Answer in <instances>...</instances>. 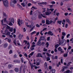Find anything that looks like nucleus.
I'll use <instances>...</instances> for the list:
<instances>
[{
  "instance_id": "1",
  "label": "nucleus",
  "mask_w": 73,
  "mask_h": 73,
  "mask_svg": "<svg viewBox=\"0 0 73 73\" xmlns=\"http://www.w3.org/2000/svg\"><path fill=\"white\" fill-rule=\"evenodd\" d=\"M25 24L26 25L27 27H29L30 28H31L30 30L31 32V31H32V30H33L34 29L35 27V25L34 26V23H32L31 25H28V23H26Z\"/></svg>"
},
{
  "instance_id": "2",
  "label": "nucleus",
  "mask_w": 73,
  "mask_h": 73,
  "mask_svg": "<svg viewBox=\"0 0 73 73\" xmlns=\"http://www.w3.org/2000/svg\"><path fill=\"white\" fill-rule=\"evenodd\" d=\"M17 3V1L16 0H13L10 3V6L13 8L15 7V4Z\"/></svg>"
},
{
  "instance_id": "3",
  "label": "nucleus",
  "mask_w": 73,
  "mask_h": 73,
  "mask_svg": "<svg viewBox=\"0 0 73 73\" xmlns=\"http://www.w3.org/2000/svg\"><path fill=\"white\" fill-rule=\"evenodd\" d=\"M5 33H7V35H9V26L7 25V29L5 31Z\"/></svg>"
},
{
  "instance_id": "4",
  "label": "nucleus",
  "mask_w": 73,
  "mask_h": 73,
  "mask_svg": "<svg viewBox=\"0 0 73 73\" xmlns=\"http://www.w3.org/2000/svg\"><path fill=\"white\" fill-rule=\"evenodd\" d=\"M3 3L5 6L6 7H8V2L7 0H3Z\"/></svg>"
},
{
  "instance_id": "5",
  "label": "nucleus",
  "mask_w": 73,
  "mask_h": 73,
  "mask_svg": "<svg viewBox=\"0 0 73 73\" xmlns=\"http://www.w3.org/2000/svg\"><path fill=\"white\" fill-rule=\"evenodd\" d=\"M64 36H62L61 37V38L62 40L61 42L62 44H63V46L65 45V44H66V40L63 39L64 38Z\"/></svg>"
},
{
  "instance_id": "6",
  "label": "nucleus",
  "mask_w": 73,
  "mask_h": 73,
  "mask_svg": "<svg viewBox=\"0 0 73 73\" xmlns=\"http://www.w3.org/2000/svg\"><path fill=\"white\" fill-rule=\"evenodd\" d=\"M3 17H4L5 18L4 19V23H6L7 21V18L8 16L6 15V14L3 13Z\"/></svg>"
},
{
  "instance_id": "7",
  "label": "nucleus",
  "mask_w": 73,
  "mask_h": 73,
  "mask_svg": "<svg viewBox=\"0 0 73 73\" xmlns=\"http://www.w3.org/2000/svg\"><path fill=\"white\" fill-rule=\"evenodd\" d=\"M42 17H43V18H46V17L45 16H44L43 15V14H39L38 15V19H41L42 18Z\"/></svg>"
},
{
  "instance_id": "8",
  "label": "nucleus",
  "mask_w": 73,
  "mask_h": 73,
  "mask_svg": "<svg viewBox=\"0 0 73 73\" xmlns=\"http://www.w3.org/2000/svg\"><path fill=\"white\" fill-rule=\"evenodd\" d=\"M36 18H37V16L36 15H33V17L32 18L33 20H35L36 19Z\"/></svg>"
},
{
  "instance_id": "9",
  "label": "nucleus",
  "mask_w": 73,
  "mask_h": 73,
  "mask_svg": "<svg viewBox=\"0 0 73 73\" xmlns=\"http://www.w3.org/2000/svg\"><path fill=\"white\" fill-rule=\"evenodd\" d=\"M47 35H50V36L53 35V33L50 31H49L48 32Z\"/></svg>"
},
{
  "instance_id": "10",
  "label": "nucleus",
  "mask_w": 73,
  "mask_h": 73,
  "mask_svg": "<svg viewBox=\"0 0 73 73\" xmlns=\"http://www.w3.org/2000/svg\"><path fill=\"white\" fill-rule=\"evenodd\" d=\"M52 13L50 11H46L45 12V14L46 15H50Z\"/></svg>"
},
{
  "instance_id": "11",
  "label": "nucleus",
  "mask_w": 73,
  "mask_h": 73,
  "mask_svg": "<svg viewBox=\"0 0 73 73\" xmlns=\"http://www.w3.org/2000/svg\"><path fill=\"white\" fill-rule=\"evenodd\" d=\"M37 45L38 46H40L41 45V40H39L37 42Z\"/></svg>"
},
{
  "instance_id": "12",
  "label": "nucleus",
  "mask_w": 73,
  "mask_h": 73,
  "mask_svg": "<svg viewBox=\"0 0 73 73\" xmlns=\"http://www.w3.org/2000/svg\"><path fill=\"white\" fill-rule=\"evenodd\" d=\"M36 57H42V56L41 55V54H40V53H38L36 55Z\"/></svg>"
},
{
  "instance_id": "13",
  "label": "nucleus",
  "mask_w": 73,
  "mask_h": 73,
  "mask_svg": "<svg viewBox=\"0 0 73 73\" xmlns=\"http://www.w3.org/2000/svg\"><path fill=\"white\" fill-rule=\"evenodd\" d=\"M42 4V5H46V4H47V3L46 2H43L40 3H38V4Z\"/></svg>"
},
{
  "instance_id": "14",
  "label": "nucleus",
  "mask_w": 73,
  "mask_h": 73,
  "mask_svg": "<svg viewBox=\"0 0 73 73\" xmlns=\"http://www.w3.org/2000/svg\"><path fill=\"white\" fill-rule=\"evenodd\" d=\"M72 73V71H70V70H68L64 72V73Z\"/></svg>"
},
{
  "instance_id": "15",
  "label": "nucleus",
  "mask_w": 73,
  "mask_h": 73,
  "mask_svg": "<svg viewBox=\"0 0 73 73\" xmlns=\"http://www.w3.org/2000/svg\"><path fill=\"white\" fill-rule=\"evenodd\" d=\"M41 62L40 60H39V59L38 60V61L36 62V65L37 66H38L40 65V62Z\"/></svg>"
},
{
  "instance_id": "16",
  "label": "nucleus",
  "mask_w": 73,
  "mask_h": 73,
  "mask_svg": "<svg viewBox=\"0 0 73 73\" xmlns=\"http://www.w3.org/2000/svg\"><path fill=\"white\" fill-rule=\"evenodd\" d=\"M44 67L45 68V69L47 68L48 67V65L47 64V63L46 62H45L44 65Z\"/></svg>"
},
{
  "instance_id": "17",
  "label": "nucleus",
  "mask_w": 73,
  "mask_h": 73,
  "mask_svg": "<svg viewBox=\"0 0 73 73\" xmlns=\"http://www.w3.org/2000/svg\"><path fill=\"white\" fill-rule=\"evenodd\" d=\"M66 21H67V22H68V23L69 24H71V22H70V20H69V19H66Z\"/></svg>"
},
{
  "instance_id": "18",
  "label": "nucleus",
  "mask_w": 73,
  "mask_h": 73,
  "mask_svg": "<svg viewBox=\"0 0 73 73\" xmlns=\"http://www.w3.org/2000/svg\"><path fill=\"white\" fill-rule=\"evenodd\" d=\"M1 21V23H2V25H3V26H4V27H6V24H3V23H4V20L3 19Z\"/></svg>"
},
{
  "instance_id": "19",
  "label": "nucleus",
  "mask_w": 73,
  "mask_h": 73,
  "mask_svg": "<svg viewBox=\"0 0 73 73\" xmlns=\"http://www.w3.org/2000/svg\"><path fill=\"white\" fill-rule=\"evenodd\" d=\"M8 46V44L7 43H5L3 45V47L4 48H7V47Z\"/></svg>"
},
{
  "instance_id": "20",
  "label": "nucleus",
  "mask_w": 73,
  "mask_h": 73,
  "mask_svg": "<svg viewBox=\"0 0 73 73\" xmlns=\"http://www.w3.org/2000/svg\"><path fill=\"white\" fill-rule=\"evenodd\" d=\"M17 6L19 7V8L21 9H22L23 10V8L22 7V6H21L19 4H17Z\"/></svg>"
},
{
  "instance_id": "21",
  "label": "nucleus",
  "mask_w": 73,
  "mask_h": 73,
  "mask_svg": "<svg viewBox=\"0 0 73 73\" xmlns=\"http://www.w3.org/2000/svg\"><path fill=\"white\" fill-rule=\"evenodd\" d=\"M15 72H16V73H18V72H19V70L18 68H15Z\"/></svg>"
},
{
  "instance_id": "22",
  "label": "nucleus",
  "mask_w": 73,
  "mask_h": 73,
  "mask_svg": "<svg viewBox=\"0 0 73 73\" xmlns=\"http://www.w3.org/2000/svg\"><path fill=\"white\" fill-rule=\"evenodd\" d=\"M21 22V20L20 19H19L18 20V24L19 25V26H20V22Z\"/></svg>"
},
{
  "instance_id": "23",
  "label": "nucleus",
  "mask_w": 73,
  "mask_h": 73,
  "mask_svg": "<svg viewBox=\"0 0 73 73\" xmlns=\"http://www.w3.org/2000/svg\"><path fill=\"white\" fill-rule=\"evenodd\" d=\"M62 68L63 69L62 70V72H64V70L66 69V67L65 66L63 67Z\"/></svg>"
},
{
  "instance_id": "24",
  "label": "nucleus",
  "mask_w": 73,
  "mask_h": 73,
  "mask_svg": "<svg viewBox=\"0 0 73 73\" xmlns=\"http://www.w3.org/2000/svg\"><path fill=\"white\" fill-rule=\"evenodd\" d=\"M27 45V49H29L30 48V43L29 42H28L27 43V45Z\"/></svg>"
},
{
  "instance_id": "25",
  "label": "nucleus",
  "mask_w": 73,
  "mask_h": 73,
  "mask_svg": "<svg viewBox=\"0 0 73 73\" xmlns=\"http://www.w3.org/2000/svg\"><path fill=\"white\" fill-rule=\"evenodd\" d=\"M13 28L12 27H9V31L10 32H13Z\"/></svg>"
},
{
  "instance_id": "26",
  "label": "nucleus",
  "mask_w": 73,
  "mask_h": 73,
  "mask_svg": "<svg viewBox=\"0 0 73 73\" xmlns=\"http://www.w3.org/2000/svg\"><path fill=\"white\" fill-rule=\"evenodd\" d=\"M23 37V35H21L20 34L19 35V39H21Z\"/></svg>"
},
{
  "instance_id": "27",
  "label": "nucleus",
  "mask_w": 73,
  "mask_h": 73,
  "mask_svg": "<svg viewBox=\"0 0 73 73\" xmlns=\"http://www.w3.org/2000/svg\"><path fill=\"white\" fill-rule=\"evenodd\" d=\"M63 49L61 48V47H59L58 48V51H59V52H60V51H61V50H62Z\"/></svg>"
},
{
  "instance_id": "28",
  "label": "nucleus",
  "mask_w": 73,
  "mask_h": 73,
  "mask_svg": "<svg viewBox=\"0 0 73 73\" xmlns=\"http://www.w3.org/2000/svg\"><path fill=\"white\" fill-rule=\"evenodd\" d=\"M59 46V44H57L55 45V47L56 49H57V48Z\"/></svg>"
},
{
  "instance_id": "29",
  "label": "nucleus",
  "mask_w": 73,
  "mask_h": 73,
  "mask_svg": "<svg viewBox=\"0 0 73 73\" xmlns=\"http://www.w3.org/2000/svg\"><path fill=\"white\" fill-rule=\"evenodd\" d=\"M10 20H11V21H12V23H13V24H14V19H13V18H10Z\"/></svg>"
},
{
  "instance_id": "30",
  "label": "nucleus",
  "mask_w": 73,
  "mask_h": 73,
  "mask_svg": "<svg viewBox=\"0 0 73 73\" xmlns=\"http://www.w3.org/2000/svg\"><path fill=\"white\" fill-rule=\"evenodd\" d=\"M40 38L41 39V40H45V38L44 36H42Z\"/></svg>"
},
{
  "instance_id": "31",
  "label": "nucleus",
  "mask_w": 73,
  "mask_h": 73,
  "mask_svg": "<svg viewBox=\"0 0 73 73\" xmlns=\"http://www.w3.org/2000/svg\"><path fill=\"white\" fill-rule=\"evenodd\" d=\"M30 66H31V69H33V67H34L35 66V65H33L32 64L30 63Z\"/></svg>"
},
{
  "instance_id": "32",
  "label": "nucleus",
  "mask_w": 73,
  "mask_h": 73,
  "mask_svg": "<svg viewBox=\"0 0 73 73\" xmlns=\"http://www.w3.org/2000/svg\"><path fill=\"white\" fill-rule=\"evenodd\" d=\"M46 24L49 25L50 24L49 21V20H46Z\"/></svg>"
},
{
  "instance_id": "33",
  "label": "nucleus",
  "mask_w": 73,
  "mask_h": 73,
  "mask_svg": "<svg viewBox=\"0 0 73 73\" xmlns=\"http://www.w3.org/2000/svg\"><path fill=\"white\" fill-rule=\"evenodd\" d=\"M16 42L18 45H19V46H20V42H19V40L17 41Z\"/></svg>"
},
{
  "instance_id": "34",
  "label": "nucleus",
  "mask_w": 73,
  "mask_h": 73,
  "mask_svg": "<svg viewBox=\"0 0 73 73\" xmlns=\"http://www.w3.org/2000/svg\"><path fill=\"white\" fill-rule=\"evenodd\" d=\"M36 33V31H34L32 32L31 33V36H32V35H34V34H35V33Z\"/></svg>"
},
{
  "instance_id": "35",
  "label": "nucleus",
  "mask_w": 73,
  "mask_h": 73,
  "mask_svg": "<svg viewBox=\"0 0 73 73\" xmlns=\"http://www.w3.org/2000/svg\"><path fill=\"white\" fill-rule=\"evenodd\" d=\"M5 40H6V41H8L9 42V39L8 38H5Z\"/></svg>"
},
{
  "instance_id": "36",
  "label": "nucleus",
  "mask_w": 73,
  "mask_h": 73,
  "mask_svg": "<svg viewBox=\"0 0 73 73\" xmlns=\"http://www.w3.org/2000/svg\"><path fill=\"white\" fill-rule=\"evenodd\" d=\"M23 59H24L23 57H22V58H21V62L22 63H23V62H24V61L23 60Z\"/></svg>"
},
{
  "instance_id": "37",
  "label": "nucleus",
  "mask_w": 73,
  "mask_h": 73,
  "mask_svg": "<svg viewBox=\"0 0 73 73\" xmlns=\"http://www.w3.org/2000/svg\"><path fill=\"white\" fill-rule=\"evenodd\" d=\"M42 9H43V11H42V13H44V12H45V11H46V10L45 9H46V8H42Z\"/></svg>"
},
{
  "instance_id": "38",
  "label": "nucleus",
  "mask_w": 73,
  "mask_h": 73,
  "mask_svg": "<svg viewBox=\"0 0 73 73\" xmlns=\"http://www.w3.org/2000/svg\"><path fill=\"white\" fill-rule=\"evenodd\" d=\"M13 42L14 44L15 45H17V44H16V40H13Z\"/></svg>"
},
{
  "instance_id": "39",
  "label": "nucleus",
  "mask_w": 73,
  "mask_h": 73,
  "mask_svg": "<svg viewBox=\"0 0 73 73\" xmlns=\"http://www.w3.org/2000/svg\"><path fill=\"white\" fill-rule=\"evenodd\" d=\"M31 9V10H33V9H36V8L34 6H33Z\"/></svg>"
},
{
  "instance_id": "40",
  "label": "nucleus",
  "mask_w": 73,
  "mask_h": 73,
  "mask_svg": "<svg viewBox=\"0 0 73 73\" xmlns=\"http://www.w3.org/2000/svg\"><path fill=\"white\" fill-rule=\"evenodd\" d=\"M21 5H22L23 7H24L25 6V3H21Z\"/></svg>"
},
{
  "instance_id": "41",
  "label": "nucleus",
  "mask_w": 73,
  "mask_h": 73,
  "mask_svg": "<svg viewBox=\"0 0 73 73\" xmlns=\"http://www.w3.org/2000/svg\"><path fill=\"white\" fill-rule=\"evenodd\" d=\"M52 72V73H54L56 72V70L54 69H52L51 70Z\"/></svg>"
},
{
  "instance_id": "42",
  "label": "nucleus",
  "mask_w": 73,
  "mask_h": 73,
  "mask_svg": "<svg viewBox=\"0 0 73 73\" xmlns=\"http://www.w3.org/2000/svg\"><path fill=\"white\" fill-rule=\"evenodd\" d=\"M62 35H63V36H65L66 35V33H65L64 32H62Z\"/></svg>"
},
{
  "instance_id": "43",
  "label": "nucleus",
  "mask_w": 73,
  "mask_h": 73,
  "mask_svg": "<svg viewBox=\"0 0 73 73\" xmlns=\"http://www.w3.org/2000/svg\"><path fill=\"white\" fill-rule=\"evenodd\" d=\"M30 49H31V50L32 51L33 50H34V49H35V48L32 47H31L30 48Z\"/></svg>"
},
{
  "instance_id": "44",
  "label": "nucleus",
  "mask_w": 73,
  "mask_h": 73,
  "mask_svg": "<svg viewBox=\"0 0 73 73\" xmlns=\"http://www.w3.org/2000/svg\"><path fill=\"white\" fill-rule=\"evenodd\" d=\"M68 56V54H64V57H66Z\"/></svg>"
},
{
  "instance_id": "45",
  "label": "nucleus",
  "mask_w": 73,
  "mask_h": 73,
  "mask_svg": "<svg viewBox=\"0 0 73 73\" xmlns=\"http://www.w3.org/2000/svg\"><path fill=\"white\" fill-rule=\"evenodd\" d=\"M70 64H72V62H69L68 63V64H67L68 66H69V65H70Z\"/></svg>"
},
{
  "instance_id": "46",
  "label": "nucleus",
  "mask_w": 73,
  "mask_h": 73,
  "mask_svg": "<svg viewBox=\"0 0 73 73\" xmlns=\"http://www.w3.org/2000/svg\"><path fill=\"white\" fill-rule=\"evenodd\" d=\"M50 60V58L49 57H48L46 58V61H49V60Z\"/></svg>"
},
{
  "instance_id": "47",
  "label": "nucleus",
  "mask_w": 73,
  "mask_h": 73,
  "mask_svg": "<svg viewBox=\"0 0 73 73\" xmlns=\"http://www.w3.org/2000/svg\"><path fill=\"white\" fill-rule=\"evenodd\" d=\"M9 25L10 26H12V25H13V23H12V22H9Z\"/></svg>"
},
{
  "instance_id": "48",
  "label": "nucleus",
  "mask_w": 73,
  "mask_h": 73,
  "mask_svg": "<svg viewBox=\"0 0 73 73\" xmlns=\"http://www.w3.org/2000/svg\"><path fill=\"white\" fill-rule=\"evenodd\" d=\"M49 43L47 42L46 44V48H48L49 46Z\"/></svg>"
},
{
  "instance_id": "49",
  "label": "nucleus",
  "mask_w": 73,
  "mask_h": 73,
  "mask_svg": "<svg viewBox=\"0 0 73 73\" xmlns=\"http://www.w3.org/2000/svg\"><path fill=\"white\" fill-rule=\"evenodd\" d=\"M62 22L61 21H57V23H58L59 24H61Z\"/></svg>"
},
{
  "instance_id": "50",
  "label": "nucleus",
  "mask_w": 73,
  "mask_h": 73,
  "mask_svg": "<svg viewBox=\"0 0 73 73\" xmlns=\"http://www.w3.org/2000/svg\"><path fill=\"white\" fill-rule=\"evenodd\" d=\"M68 11H70V12H72V9H71L70 8H68Z\"/></svg>"
},
{
  "instance_id": "51",
  "label": "nucleus",
  "mask_w": 73,
  "mask_h": 73,
  "mask_svg": "<svg viewBox=\"0 0 73 73\" xmlns=\"http://www.w3.org/2000/svg\"><path fill=\"white\" fill-rule=\"evenodd\" d=\"M34 52H32L30 54H29L30 55H31V56H32L33 54H34Z\"/></svg>"
},
{
  "instance_id": "52",
  "label": "nucleus",
  "mask_w": 73,
  "mask_h": 73,
  "mask_svg": "<svg viewBox=\"0 0 73 73\" xmlns=\"http://www.w3.org/2000/svg\"><path fill=\"white\" fill-rule=\"evenodd\" d=\"M51 3L52 4H56V2L54 1H52L51 2Z\"/></svg>"
},
{
  "instance_id": "53",
  "label": "nucleus",
  "mask_w": 73,
  "mask_h": 73,
  "mask_svg": "<svg viewBox=\"0 0 73 73\" xmlns=\"http://www.w3.org/2000/svg\"><path fill=\"white\" fill-rule=\"evenodd\" d=\"M33 13V11L31 10L30 11V15H32V13Z\"/></svg>"
},
{
  "instance_id": "54",
  "label": "nucleus",
  "mask_w": 73,
  "mask_h": 73,
  "mask_svg": "<svg viewBox=\"0 0 73 73\" xmlns=\"http://www.w3.org/2000/svg\"><path fill=\"white\" fill-rule=\"evenodd\" d=\"M12 52H13L12 50H10L9 51V54H12Z\"/></svg>"
},
{
  "instance_id": "55",
  "label": "nucleus",
  "mask_w": 73,
  "mask_h": 73,
  "mask_svg": "<svg viewBox=\"0 0 73 73\" xmlns=\"http://www.w3.org/2000/svg\"><path fill=\"white\" fill-rule=\"evenodd\" d=\"M49 6L50 8H52V7H53V5H49Z\"/></svg>"
},
{
  "instance_id": "56",
  "label": "nucleus",
  "mask_w": 73,
  "mask_h": 73,
  "mask_svg": "<svg viewBox=\"0 0 73 73\" xmlns=\"http://www.w3.org/2000/svg\"><path fill=\"white\" fill-rule=\"evenodd\" d=\"M43 51L44 52H46V51H47V49H46L45 48H44L43 49Z\"/></svg>"
},
{
  "instance_id": "57",
  "label": "nucleus",
  "mask_w": 73,
  "mask_h": 73,
  "mask_svg": "<svg viewBox=\"0 0 73 73\" xmlns=\"http://www.w3.org/2000/svg\"><path fill=\"white\" fill-rule=\"evenodd\" d=\"M58 31H59V33H61V29L60 28H59L58 29Z\"/></svg>"
},
{
  "instance_id": "58",
  "label": "nucleus",
  "mask_w": 73,
  "mask_h": 73,
  "mask_svg": "<svg viewBox=\"0 0 73 73\" xmlns=\"http://www.w3.org/2000/svg\"><path fill=\"white\" fill-rule=\"evenodd\" d=\"M69 36H70V34H68L67 36H66V37L67 38H68V37H69Z\"/></svg>"
},
{
  "instance_id": "59",
  "label": "nucleus",
  "mask_w": 73,
  "mask_h": 73,
  "mask_svg": "<svg viewBox=\"0 0 73 73\" xmlns=\"http://www.w3.org/2000/svg\"><path fill=\"white\" fill-rule=\"evenodd\" d=\"M50 10L51 12H53L54 11V9H50Z\"/></svg>"
},
{
  "instance_id": "60",
  "label": "nucleus",
  "mask_w": 73,
  "mask_h": 73,
  "mask_svg": "<svg viewBox=\"0 0 73 73\" xmlns=\"http://www.w3.org/2000/svg\"><path fill=\"white\" fill-rule=\"evenodd\" d=\"M24 42L25 43V44H27V42H28L27 40H24Z\"/></svg>"
},
{
  "instance_id": "61",
  "label": "nucleus",
  "mask_w": 73,
  "mask_h": 73,
  "mask_svg": "<svg viewBox=\"0 0 73 73\" xmlns=\"http://www.w3.org/2000/svg\"><path fill=\"white\" fill-rule=\"evenodd\" d=\"M63 3H62V2H61L60 3V5H61V6H62V5H63Z\"/></svg>"
},
{
  "instance_id": "62",
  "label": "nucleus",
  "mask_w": 73,
  "mask_h": 73,
  "mask_svg": "<svg viewBox=\"0 0 73 73\" xmlns=\"http://www.w3.org/2000/svg\"><path fill=\"white\" fill-rule=\"evenodd\" d=\"M31 3H29L28 4V7H30L31 5Z\"/></svg>"
},
{
  "instance_id": "63",
  "label": "nucleus",
  "mask_w": 73,
  "mask_h": 73,
  "mask_svg": "<svg viewBox=\"0 0 73 73\" xmlns=\"http://www.w3.org/2000/svg\"><path fill=\"white\" fill-rule=\"evenodd\" d=\"M36 27H40V25L38 24H37L36 25Z\"/></svg>"
},
{
  "instance_id": "64",
  "label": "nucleus",
  "mask_w": 73,
  "mask_h": 73,
  "mask_svg": "<svg viewBox=\"0 0 73 73\" xmlns=\"http://www.w3.org/2000/svg\"><path fill=\"white\" fill-rule=\"evenodd\" d=\"M16 29H14V33H16Z\"/></svg>"
}]
</instances>
